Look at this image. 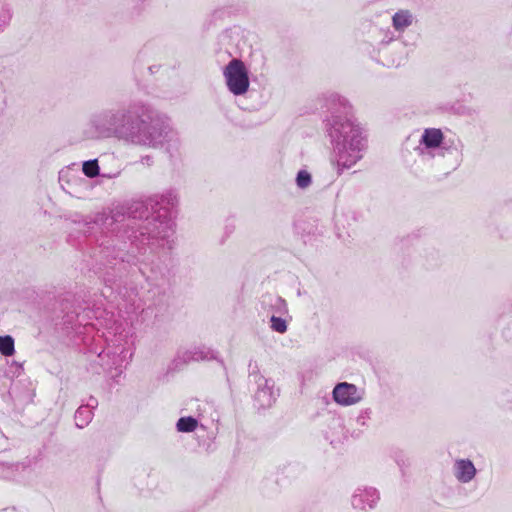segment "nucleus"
Listing matches in <instances>:
<instances>
[{"label": "nucleus", "mask_w": 512, "mask_h": 512, "mask_svg": "<svg viewBox=\"0 0 512 512\" xmlns=\"http://www.w3.org/2000/svg\"><path fill=\"white\" fill-rule=\"evenodd\" d=\"M91 125L100 136L113 135L135 145L158 147L176 137L169 118L141 100L95 114Z\"/></svg>", "instance_id": "nucleus-1"}, {"label": "nucleus", "mask_w": 512, "mask_h": 512, "mask_svg": "<svg viewBox=\"0 0 512 512\" xmlns=\"http://www.w3.org/2000/svg\"><path fill=\"white\" fill-rule=\"evenodd\" d=\"M332 117L327 124V132L333 145L337 174L354 166L361 158L364 138L361 129L352 119V107L338 95L330 96Z\"/></svg>", "instance_id": "nucleus-2"}, {"label": "nucleus", "mask_w": 512, "mask_h": 512, "mask_svg": "<svg viewBox=\"0 0 512 512\" xmlns=\"http://www.w3.org/2000/svg\"><path fill=\"white\" fill-rule=\"evenodd\" d=\"M149 198L146 201H133L125 209L123 214H127L132 219H145L137 231L133 232L132 241L136 246L150 245L157 247L172 248L173 235L175 233L174 222L170 220H159L156 216L149 217L150 214Z\"/></svg>", "instance_id": "nucleus-3"}, {"label": "nucleus", "mask_w": 512, "mask_h": 512, "mask_svg": "<svg viewBox=\"0 0 512 512\" xmlns=\"http://www.w3.org/2000/svg\"><path fill=\"white\" fill-rule=\"evenodd\" d=\"M227 87L234 95H242L249 87L248 73L244 63L239 59H232L223 71Z\"/></svg>", "instance_id": "nucleus-4"}, {"label": "nucleus", "mask_w": 512, "mask_h": 512, "mask_svg": "<svg viewBox=\"0 0 512 512\" xmlns=\"http://www.w3.org/2000/svg\"><path fill=\"white\" fill-rule=\"evenodd\" d=\"M217 354L216 351L205 346L181 349L173 359L172 366L174 369H179L194 361L218 360Z\"/></svg>", "instance_id": "nucleus-5"}, {"label": "nucleus", "mask_w": 512, "mask_h": 512, "mask_svg": "<svg viewBox=\"0 0 512 512\" xmlns=\"http://www.w3.org/2000/svg\"><path fill=\"white\" fill-rule=\"evenodd\" d=\"M178 204V198L174 191L169 190L163 194H157L149 197V205L159 220H170L171 210Z\"/></svg>", "instance_id": "nucleus-6"}, {"label": "nucleus", "mask_w": 512, "mask_h": 512, "mask_svg": "<svg viewBox=\"0 0 512 512\" xmlns=\"http://www.w3.org/2000/svg\"><path fill=\"white\" fill-rule=\"evenodd\" d=\"M363 394L354 384L341 382L333 389V399L342 406H349L362 400Z\"/></svg>", "instance_id": "nucleus-7"}, {"label": "nucleus", "mask_w": 512, "mask_h": 512, "mask_svg": "<svg viewBox=\"0 0 512 512\" xmlns=\"http://www.w3.org/2000/svg\"><path fill=\"white\" fill-rule=\"evenodd\" d=\"M379 493L374 488L357 489L352 496V506L355 509L366 510L375 507Z\"/></svg>", "instance_id": "nucleus-8"}, {"label": "nucleus", "mask_w": 512, "mask_h": 512, "mask_svg": "<svg viewBox=\"0 0 512 512\" xmlns=\"http://www.w3.org/2000/svg\"><path fill=\"white\" fill-rule=\"evenodd\" d=\"M276 401V394L273 389V383L270 380H264L258 384V389L254 395L255 405L259 409L269 408Z\"/></svg>", "instance_id": "nucleus-9"}, {"label": "nucleus", "mask_w": 512, "mask_h": 512, "mask_svg": "<svg viewBox=\"0 0 512 512\" xmlns=\"http://www.w3.org/2000/svg\"><path fill=\"white\" fill-rule=\"evenodd\" d=\"M454 475L461 483H468L475 477L476 468L470 460L459 459L454 464Z\"/></svg>", "instance_id": "nucleus-10"}, {"label": "nucleus", "mask_w": 512, "mask_h": 512, "mask_svg": "<svg viewBox=\"0 0 512 512\" xmlns=\"http://www.w3.org/2000/svg\"><path fill=\"white\" fill-rule=\"evenodd\" d=\"M414 16L409 10H399L392 17V25L396 31H404L412 25Z\"/></svg>", "instance_id": "nucleus-11"}, {"label": "nucleus", "mask_w": 512, "mask_h": 512, "mask_svg": "<svg viewBox=\"0 0 512 512\" xmlns=\"http://www.w3.org/2000/svg\"><path fill=\"white\" fill-rule=\"evenodd\" d=\"M443 140V133L440 129L436 128H428L425 129L421 143H423L427 148H435L439 147Z\"/></svg>", "instance_id": "nucleus-12"}, {"label": "nucleus", "mask_w": 512, "mask_h": 512, "mask_svg": "<svg viewBox=\"0 0 512 512\" xmlns=\"http://www.w3.org/2000/svg\"><path fill=\"white\" fill-rule=\"evenodd\" d=\"M267 304L269 311L274 315L284 316L288 313V307L286 301L279 296H268Z\"/></svg>", "instance_id": "nucleus-13"}, {"label": "nucleus", "mask_w": 512, "mask_h": 512, "mask_svg": "<svg viewBox=\"0 0 512 512\" xmlns=\"http://www.w3.org/2000/svg\"><path fill=\"white\" fill-rule=\"evenodd\" d=\"M98 357L102 361V365H106L109 369L112 367H115V369L121 367L122 358L116 351H111L110 349L103 350L99 353Z\"/></svg>", "instance_id": "nucleus-14"}, {"label": "nucleus", "mask_w": 512, "mask_h": 512, "mask_svg": "<svg viewBox=\"0 0 512 512\" xmlns=\"http://www.w3.org/2000/svg\"><path fill=\"white\" fill-rule=\"evenodd\" d=\"M93 411L88 408L81 405L75 412L74 419H75V425L76 427L82 429L86 427L93 418Z\"/></svg>", "instance_id": "nucleus-15"}, {"label": "nucleus", "mask_w": 512, "mask_h": 512, "mask_svg": "<svg viewBox=\"0 0 512 512\" xmlns=\"http://www.w3.org/2000/svg\"><path fill=\"white\" fill-rule=\"evenodd\" d=\"M198 426V421L189 416V417H181L176 424V428L179 432H193Z\"/></svg>", "instance_id": "nucleus-16"}, {"label": "nucleus", "mask_w": 512, "mask_h": 512, "mask_svg": "<svg viewBox=\"0 0 512 512\" xmlns=\"http://www.w3.org/2000/svg\"><path fill=\"white\" fill-rule=\"evenodd\" d=\"M20 464L19 463H0V478L3 479H11L13 478L19 471Z\"/></svg>", "instance_id": "nucleus-17"}, {"label": "nucleus", "mask_w": 512, "mask_h": 512, "mask_svg": "<svg viewBox=\"0 0 512 512\" xmlns=\"http://www.w3.org/2000/svg\"><path fill=\"white\" fill-rule=\"evenodd\" d=\"M14 352V339L9 335L0 336V353L4 356H11Z\"/></svg>", "instance_id": "nucleus-18"}, {"label": "nucleus", "mask_w": 512, "mask_h": 512, "mask_svg": "<svg viewBox=\"0 0 512 512\" xmlns=\"http://www.w3.org/2000/svg\"><path fill=\"white\" fill-rule=\"evenodd\" d=\"M248 378L250 381H253L255 384L263 383L266 380L261 374L259 370V366L257 362L250 361L248 365Z\"/></svg>", "instance_id": "nucleus-19"}, {"label": "nucleus", "mask_w": 512, "mask_h": 512, "mask_svg": "<svg viewBox=\"0 0 512 512\" xmlns=\"http://www.w3.org/2000/svg\"><path fill=\"white\" fill-rule=\"evenodd\" d=\"M271 328L273 331L278 333H285L287 331V322L282 316H276L272 314L270 318Z\"/></svg>", "instance_id": "nucleus-20"}, {"label": "nucleus", "mask_w": 512, "mask_h": 512, "mask_svg": "<svg viewBox=\"0 0 512 512\" xmlns=\"http://www.w3.org/2000/svg\"><path fill=\"white\" fill-rule=\"evenodd\" d=\"M82 170L83 173L90 178L97 176L99 174L98 161L96 159L85 161Z\"/></svg>", "instance_id": "nucleus-21"}, {"label": "nucleus", "mask_w": 512, "mask_h": 512, "mask_svg": "<svg viewBox=\"0 0 512 512\" xmlns=\"http://www.w3.org/2000/svg\"><path fill=\"white\" fill-rule=\"evenodd\" d=\"M312 183L311 174L307 170H300L297 173L296 184L299 188L305 189Z\"/></svg>", "instance_id": "nucleus-22"}, {"label": "nucleus", "mask_w": 512, "mask_h": 512, "mask_svg": "<svg viewBox=\"0 0 512 512\" xmlns=\"http://www.w3.org/2000/svg\"><path fill=\"white\" fill-rule=\"evenodd\" d=\"M12 14L9 8L4 7L0 12V32H2L9 24Z\"/></svg>", "instance_id": "nucleus-23"}, {"label": "nucleus", "mask_w": 512, "mask_h": 512, "mask_svg": "<svg viewBox=\"0 0 512 512\" xmlns=\"http://www.w3.org/2000/svg\"><path fill=\"white\" fill-rule=\"evenodd\" d=\"M83 406L88 407L93 411L98 406V400L95 397L90 396L87 403Z\"/></svg>", "instance_id": "nucleus-24"}, {"label": "nucleus", "mask_w": 512, "mask_h": 512, "mask_svg": "<svg viewBox=\"0 0 512 512\" xmlns=\"http://www.w3.org/2000/svg\"><path fill=\"white\" fill-rule=\"evenodd\" d=\"M12 365H15L17 370H18V373H20L22 370H23V367L21 364L17 363V362H13Z\"/></svg>", "instance_id": "nucleus-25"}, {"label": "nucleus", "mask_w": 512, "mask_h": 512, "mask_svg": "<svg viewBox=\"0 0 512 512\" xmlns=\"http://www.w3.org/2000/svg\"><path fill=\"white\" fill-rule=\"evenodd\" d=\"M510 38H511V42H512V32H511Z\"/></svg>", "instance_id": "nucleus-26"}]
</instances>
